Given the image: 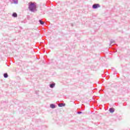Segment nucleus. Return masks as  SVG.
Masks as SVG:
<instances>
[{
    "mask_svg": "<svg viewBox=\"0 0 130 130\" xmlns=\"http://www.w3.org/2000/svg\"><path fill=\"white\" fill-rule=\"evenodd\" d=\"M29 5V9L31 12H34L35 10H36V5H35V3L32 2H29L28 3Z\"/></svg>",
    "mask_w": 130,
    "mask_h": 130,
    "instance_id": "f257e3e1",
    "label": "nucleus"
},
{
    "mask_svg": "<svg viewBox=\"0 0 130 130\" xmlns=\"http://www.w3.org/2000/svg\"><path fill=\"white\" fill-rule=\"evenodd\" d=\"M93 9H97V8H100L99 4H94L92 6Z\"/></svg>",
    "mask_w": 130,
    "mask_h": 130,
    "instance_id": "f03ea898",
    "label": "nucleus"
},
{
    "mask_svg": "<svg viewBox=\"0 0 130 130\" xmlns=\"http://www.w3.org/2000/svg\"><path fill=\"white\" fill-rule=\"evenodd\" d=\"M109 111H110V112H111V113H113L114 112V108H110L109 109Z\"/></svg>",
    "mask_w": 130,
    "mask_h": 130,
    "instance_id": "7ed1b4c3",
    "label": "nucleus"
},
{
    "mask_svg": "<svg viewBox=\"0 0 130 130\" xmlns=\"http://www.w3.org/2000/svg\"><path fill=\"white\" fill-rule=\"evenodd\" d=\"M17 16H18V15L16 13H14L13 14V17H14L15 18H17Z\"/></svg>",
    "mask_w": 130,
    "mask_h": 130,
    "instance_id": "20e7f679",
    "label": "nucleus"
},
{
    "mask_svg": "<svg viewBox=\"0 0 130 130\" xmlns=\"http://www.w3.org/2000/svg\"><path fill=\"white\" fill-rule=\"evenodd\" d=\"M54 86H55V84H54V83L50 85V88H53V87H54Z\"/></svg>",
    "mask_w": 130,
    "mask_h": 130,
    "instance_id": "39448f33",
    "label": "nucleus"
},
{
    "mask_svg": "<svg viewBox=\"0 0 130 130\" xmlns=\"http://www.w3.org/2000/svg\"><path fill=\"white\" fill-rule=\"evenodd\" d=\"M50 107H51V108H55V106H54V105H53V104H51L50 105Z\"/></svg>",
    "mask_w": 130,
    "mask_h": 130,
    "instance_id": "423d86ee",
    "label": "nucleus"
},
{
    "mask_svg": "<svg viewBox=\"0 0 130 130\" xmlns=\"http://www.w3.org/2000/svg\"><path fill=\"white\" fill-rule=\"evenodd\" d=\"M39 22L41 25H43V24H44V22L42 21V20H39Z\"/></svg>",
    "mask_w": 130,
    "mask_h": 130,
    "instance_id": "0eeeda50",
    "label": "nucleus"
},
{
    "mask_svg": "<svg viewBox=\"0 0 130 130\" xmlns=\"http://www.w3.org/2000/svg\"><path fill=\"white\" fill-rule=\"evenodd\" d=\"M4 78H8V74L5 73L4 74Z\"/></svg>",
    "mask_w": 130,
    "mask_h": 130,
    "instance_id": "6e6552de",
    "label": "nucleus"
},
{
    "mask_svg": "<svg viewBox=\"0 0 130 130\" xmlns=\"http://www.w3.org/2000/svg\"><path fill=\"white\" fill-rule=\"evenodd\" d=\"M65 105H66V104H64L63 106H64Z\"/></svg>",
    "mask_w": 130,
    "mask_h": 130,
    "instance_id": "1a4fd4ad",
    "label": "nucleus"
},
{
    "mask_svg": "<svg viewBox=\"0 0 130 130\" xmlns=\"http://www.w3.org/2000/svg\"><path fill=\"white\" fill-rule=\"evenodd\" d=\"M58 106H60V105H59Z\"/></svg>",
    "mask_w": 130,
    "mask_h": 130,
    "instance_id": "9d476101",
    "label": "nucleus"
},
{
    "mask_svg": "<svg viewBox=\"0 0 130 130\" xmlns=\"http://www.w3.org/2000/svg\"><path fill=\"white\" fill-rule=\"evenodd\" d=\"M79 113H81V112H79Z\"/></svg>",
    "mask_w": 130,
    "mask_h": 130,
    "instance_id": "9b49d317",
    "label": "nucleus"
}]
</instances>
